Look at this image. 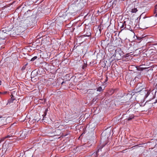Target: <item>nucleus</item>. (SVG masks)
I'll return each instance as SVG.
<instances>
[{
  "mask_svg": "<svg viewBox=\"0 0 157 157\" xmlns=\"http://www.w3.org/2000/svg\"><path fill=\"white\" fill-rule=\"evenodd\" d=\"M7 36V33L4 32L3 30L0 31V37L1 41V42H0V45L5 43V39Z\"/></svg>",
  "mask_w": 157,
  "mask_h": 157,
  "instance_id": "nucleus-1",
  "label": "nucleus"
},
{
  "mask_svg": "<svg viewBox=\"0 0 157 157\" xmlns=\"http://www.w3.org/2000/svg\"><path fill=\"white\" fill-rule=\"evenodd\" d=\"M121 53L122 52L121 50H116L114 54L115 57L116 58V59H121L122 57L121 56L122 55V54H121Z\"/></svg>",
  "mask_w": 157,
  "mask_h": 157,
  "instance_id": "nucleus-2",
  "label": "nucleus"
},
{
  "mask_svg": "<svg viewBox=\"0 0 157 157\" xmlns=\"http://www.w3.org/2000/svg\"><path fill=\"white\" fill-rule=\"evenodd\" d=\"M91 30L90 28L85 29L84 31V35L86 36L89 37L91 35Z\"/></svg>",
  "mask_w": 157,
  "mask_h": 157,
  "instance_id": "nucleus-3",
  "label": "nucleus"
},
{
  "mask_svg": "<svg viewBox=\"0 0 157 157\" xmlns=\"http://www.w3.org/2000/svg\"><path fill=\"white\" fill-rule=\"evenodd\" d=\"M126 25L125 28L127 29L131 30L132 29L131 25H132V22L131 21H129L127 22H126Z\"/></svg>",
  "mask_w": 157,
  "mask_h": 157,
  "instance_id": "nucleus-4",
  "label": "nucleus"
},
{
  "mask_svg": "<svg viewBox=\"0 0 157 157\" xmlns=\"http://www.w3.org/2000/svg\"><path fill=\"white\" fill-rule=\"evenodd\" d=\"M126 21H124L123 23H122V22H120L119 25V26H120V28L121 29V31L124 30V29H126L125 28L126 24Z\"/></svg>",
  "mask_w": 157,
  "mask_h": 157,
  "instance_id": "nucleus-5",
  "label": "nucleus"
},
{
  "mask_svg": "<svg viewBox=\"0 0 157 157\" xmlns=\"http://www.w3.org/2000/svg\"><path fill=\"white\" fill-rule=\"evenodd\" d=\"M9 32L10 36L11 37H15L17 35L16 31L14 29L10 30Z\"/></svg>",
  "mask_w": 157,
  "mask_h": 157,
  "instance_id": "nucleus-6",
  "label": "nucleus"
},
{
  "mask_svg": "<svg viewBox=\"0 0 157 157\" xmlns=\"http://www.w3.org/2000/svg\"><path fill=\"white\" fill-rule=\"evenodd\" d=\"M144 92V93L145 94V97H147L150 94V92L148 90H146L145 89H143L142 90Z\"/></svg>",
  "mask_w": 157,
  "mask_h": 157,
  "instance_id": "nucleus-7",
  "label": "nucleus"
},
{
  "mask_svg": "<svg viewBox=\"0 0 157 157\" xmlns=\"http://www.w3.org/2000/svg\"><path fill=\"white\" fill-rule=\"evenodd\" d=\"M52 126L55 127V128H59L60 127H62L63 126L62 125H59V123L58 122H56L54 124H53Z\"/></svg>",
  "mask_w": 157,
  "mask_h": 157,
  "instance_id": "nucleus-8",
  "label": "nucleus"
},
{
  "mask_svg": "<svg viewBox=\"0 0 157 157\" xmlns=\"http://www.w3.org/2000/svg\"><path fill=\"white\" fill-rule=\"evenodd\" d=\"M21 27H18V28H16L14 29L16 31L17 35H20V33H21Z\"/></svg>",
  "mask_w": 157,
  "mask_h": 157,
  "instance_id": "nucleus-9",
  "label": "nucleus"
},
{
  "mask_svg": "<svg viewBox=\"0 0 157 157\" xmlns=\"http://www.w3.org/2000/svg\"><path fill=\"white\" fill-rule=\"evenodd\" d=\"M14 100H15L14 97H11V99L8 100V103H13Z\"/></svg>",
  "mask_w": 157,
  "mask_h": 157,
  "instance_id": "nucleus-10",
  "label": "nucleus"
},
{
  "mask_svg": "<svg viewBox=\"0 0 157 157\" xmlns=\"http://www.w3.org/2000/svg\"><path fill=\"white\" fill-rule=\"evenodd\" d=\"M99 150L100 149H99L95 152H94V153L92 154V155H94L95 157H97L98 156V153L99 151Z\"/></svg>",
  "mask_w": 157,
  "mask_h": 157,
  "instance_id": "nucleus-11",
  "label": "nucleus"
},
{
  "mask_svg": "<svg viewBox=\"0 0 157 157\" xmlns=\"http://www.w3.org/2000/svg\"><path fill=\"white\" fill-rule=\"evenodd\" d=\"M37 73V72H36V71H33L31 74V76H33V77H34V75H36Z\"/></svg>",
  "mask_w": 157,
  "mask_h": 157,
  "instance_id": "nucleus-12",
  "label": "nucleus"
},
{
  "mask_svg": "<svg viewBox=\"0 0 157 157\" xmlns=\"http://www.w3.org/2000/svg\"><path fill=\"white\" fill-rule=\"evenodd\" d=\"M47 110H46L44 112V114L42 115V116H43V120H44V119L45 118H46V117H45L46 115V114H47Z\"/></svg>",
  "mask_w": 157,
  "mask_h": 157,
  "instance_id": "nucleus-13",
  "label": "nucleus"
},
{
  "mask_svg": "<svg viewBox=\"0 0 157 157\" xmlns=\"http://www.w3.org/2000/svg\"><path fill=\"white\" fill-rule=\"evenodd\" d=\"M137 11L136 8H134L132 9L131 12L132 13H136Z\"/></svg>",
  "mask_w": 157,
  "mask_h": 157,
  "instance_id": "nucleus-14",
  "label": "nucleus"
},
{
  "mask_svg": "<svg viewBox=\"0 0 157 157\" xmlns=\"http://www.w3.org/2000/svg\"><path fill=\"white\" fill-rule=\"evenodd\" d=\"M7 93V91L0 92V97H1L2 95H5Z\"/></svg>",
  "mask_w": 157,
  "mask_h": 157,
  "instance_id": "nucleus-15",
  "label": "nucleus"
},
{
  "mask_svg": "<svg viewBox=\"0 0 157 157\" xmlns=\"http://www.w3.org/2000/svg\"><path fill=\"white\" fill-rule=\"evenodd\" d=\"M134 117V116H133V115H132V116H130V117H129L128 119V121H130L132 119H133Z\"/></svg>",
  "mask_w": 157,
  "mask_h": 157,
  "instance_id": "nucleus-16",
  "label": "nucleus"
},
{
  "mask_svg": "<svg viewBox=\"0 0 157 157\" xmlns=\"http://www.w3.org/2000/svg\"><path fill=\"white\" fill-rule=\"evenodd\" d=\"M102 90V87L101 86L99 87L97 89V91L101 92Z\"/></svg>",
  "mask_w": 157,
  "mask_h": 157,
  "instance_id": "nucleus-17",
  "label": "nucleus"
},
{
  "mask_svg": "<svg viewBox=\"0 0 157 157\" xmlns=\"http://www.w3.org/2000/svg\"><path fill=\"white\" fill-rule=\"evenodd\" d=\"M87 67V64L86 63H84L82 67V68L83 69H84L86 68Z\"/></svg>",
  "mask_w": 157,
  "mask_h": 157,
  "instance_id": "nucleus-18",
  "label": "nucleus"
},
{
  "mask_svg": "<svg viewBox=\"0 0 157 157\" xmlns=\"http://www.w3.org/2000/svg\"><path fill=\"white\" fill-rule=\"evenodd\" d=\"M37 58V57L36 56H34V57H33V58H32V59H31V61H34L35 59H36Z\"/></svg>",
  "mask_w": 157,
  "mask_h": 157,
  "instance_id": "nucleus-19",
  "label": "nucleus"
},
{
  "mask_svg": "<svg viewBox=\"0 0 157 157\" xmlns=\"http://www.w3.org/2000/svg\"><path fill=\"white\" fill-rule=\"evenodd\" d=\"M6 139V136L3 137L1 139V140L0 141H1V142L2 141H3Z\"/></svg>",
  "mask_w": 157,
  "mask_h": 157,
  "instance_id": "nucleus-20",
  "label": "nucleus"
},
{
  "mask_svg": "<svg viewBox=\"0 0 157 157\" xmlns=\"http://www.w3.org/2000/svg\"><path fill=\"white\" fill-rule=\"evenodd\" d=\"M106 78L105 79V80L104 83L107 82L108 81V77L107 76H106Z\"/></svg>",
  "mask_w": 157,
  "mask_h": 157,
  "instance_id": "nucleus-21",
  "label": "nucleus"
},
{
  "mask_svg": "<svg viewBox=\"0 0 157 157\" xmlns=\"http://www.w3.org/2000/svg\"><path fill=\"white\" fill-rule=\"evenodd\" d=\"M25 67H26L25 66H23L21 69L22 70H24L25 69Z\"/></svg>",
  "mask_w": 157,
  "mask_h": 157,
  "instance_id": "nucleus-22",
  "label": "nucleus"
},
{
  "mask_svg": "<svg viewBox=\"0 0 157 157\" xmlns=\"http://www.w3.org/2000/svg\"><path fill=\"white\" fill-rule=\"evenodd\" d=\"M11 136H10V135H7V136H6V138H10L11 137Z\"/></svg>",
  "mask_w": 157,
  "mask_h": 157,
  "instance_id": "nucleus-23",
  "label": "nucleus"
},
{
  "mask_svg": "<svg viewBox=\"0 0 157 157\" xmlns=\"http://www.w3.org/2000/svg\"><path fill=\"white\" fill-rule=\"evenodd\" d=\"M15 91H13L11 92V94H15Z\"/></svg>",
  "mask_w": 157,
  "mask_h": 157,
  "instance_id": "nucleus-24",
  "label": "nucleus"
},
{
  "mask_svg": "<svg viewBox=\"0 0 157 157\" xmlns=\"http://www.w3.org/2000/svg\"><path fill=\"white\" fill-rule=\"evenodd\" d=\"M2 117H0V121H2V120H4L3 119H2Z\"/></svg>",
  "mask_w": 157,
  "mask_h": 157,
  "instance_id": "nucleus-25",
  "label": "nucleus"
},
{
  "mask_svg": "<svg viewBox=\"0 0 157 157\" xmlns=\"http://www.w3.org/2000/svg\"><path fill=\"white\" fill-rule=\"evenodd\" d=\"M156 103H157V99L156 100V101H155V102L153 103V104H155Z\"/></svg>",
  "mask_w": 157,
  "mask_h": 157,
  "instance_id": "nucleus-26",
  "label": "nucleus"
},
{
  "mask_svg": "<svg viewBox=\"0 0 157 157\" xmlns=\"http://www.w3.org/2000/svg\"><path fill=\"white\" fill-rule=\"evenodd\" d=\"M13 94H11V95H10V96L11 97H14V96H13Z\"/></svg>",
  "mask_w": 157,
  "mask_h": 157,
  "instance_id": "nucleus-27",
  "label": "nucleus"
},
{
  "mask_svg": "<svg viewBox=\"0 0 157 157\" xmlns=\"http://www.w3.org/2000/svg\"><path fill=\"white\" fill-rule=\"evenodd\" d=\"M65 82H64V81H63V82L62 83H61V84L62 85L63 84L65 83Z\"/></svg>",
  "mask_w": 157,
  "mask_h": 157,
  "instance_id": "nucleus-28",
  "label": "nucleus"
},
{
  "mask_svg": "<svg viewBox=\"0 0 157 157\" xmlns=\"http://www.w3.org/2000/svg\"><path fill=\"white\" fill-rule=\"evenodd\" d=\"M142 38H143V37H139L138 38V39H142Z\"/></svg>",
  "mask_w": 157,
  "mask_h": 157,
  "instance_id": "nucleus-29",
  "label": "nucleus"
},
{
  "mask_svg": "<svg viewBox=\"0 0 157 157\" xmlns=\"http://www.w3.org/2000/svg\"><path fill=\"white\" fill-rule=\"evenodd\" d=\"M39 1H40V2H42L43 1V0H39Z\"/></svg>",
  "mask_w": 157,
  "mask_h": 157,
  "instance_id": "nucleus-30",
  "label": "nucleus"
},
{
  "mask_svg": "<svg viewBox=\"0 0 157 157\" xmlns=\"http://www.w3.org/2000/svg\"><path fill=\"white\" fill-rule=\"evenodd\" d=\"M1 83H2V82L0 80V85H1Z\"/></svg>",
  "mask_w": 157,
  "mask_h": 157,
  "instance_id": "nucleus-31",
  "label": "nucleus"
},
{
  "mask_svg": "<svg viewBox=\"0 0 157 157\" xmlns=\"http://www.w3.org/2000/svg\"><path fill=\"white\" fill-rule=\"evenodd\" d=\"M24 134V135L25 134V133H24L23 132H22V134L21 135V136H22V134Z\"/></svg>",
  "mask_w": 157,
  "mask_h": 157,
  "instance_id": "nucleus-32",
  "label": "nucleus"
},
{
  "mask_svg": "<svg viewBox=\"0 0 157 157\" xmlns=\"http://www.w3.org/2000/svg\"><path fill=\"white\" fill-rule=\"evenodd\" d=\"M157 6V5L155 6V7H156V6ZM156 7H155V9H156Z\"/></svg>",
  "mask_w": 157,
  "mask_h": 157,
  "instance_id": "nucleus-33",
  "label": "nucleus"
},
{
  "mask_svg": "<svg viewBox=\"0 0 157 157\" xmlns=\"http://www.w3.org/2000/svg\"><path fill=\"white\" fill-rule=\"evenodd\" d=\"M156 16H157V14H156Z\"/></svg>",
  "mask_w": 157,
  "mask_h": 157,
  "instance_id": "nucleus-34",
  "label": "nucleus"
},
{
  "mask_svg": "<svg viewBox=\"0 0 157 157\" xmlns=\"http://www.w3.org/2000/svg\"><path fill=\"white\" fill-rule=\"evenodd\" d=\"M78 0H76L75 1H78Z\"/></svg>",
  "mask_w": 157,
  "mask_h": 157,
  "instance_id": "nucleus-35",
  "label": "nucleus"
},
{
  "mask_svg": "<svg viewBox=\"0 0 157 157\" xmlns=\"http://www.w3.org/2000/svg\"><path fill=\"white\" fill-rule=\"evenodd\" d=\"M143 69H141V70H143Z\"/></svg>",
  "mask_w": 157,
  "mask_h": 157,
  "instance_id": "nucleus-36",
  "label": "nucleus"
},
{
  "mask_svg": "<svg viewBox=\"0 0 157 157\" xmlns=\"http://www.w3.org/2000/svg\"><path fill=\"white\" fill-rule=\"evenodd\" d=\"M1 143V141H0V143Z\"/></svg>",
  "mask_w": 157,
  "mask_h": 157,
  "instance_id": "nucleus-37",
  "label": "nucleus"
}]
</instances>
